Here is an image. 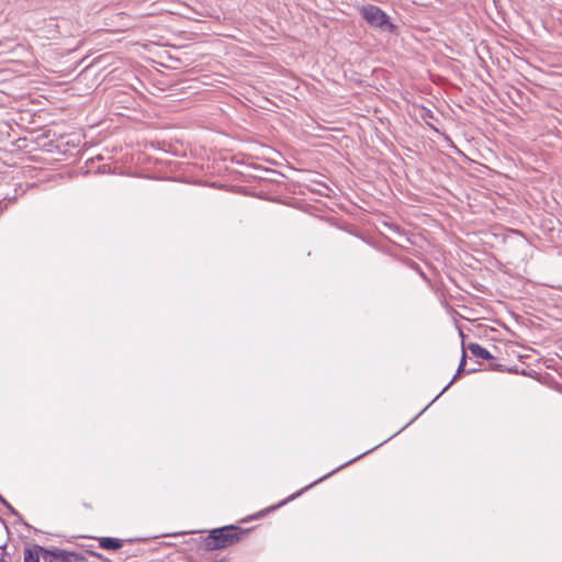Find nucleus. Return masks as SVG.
I'll list each match as a JSON object with an SVG mask.
<instances>
[{
    "label": "nucleus",
    "mask_w": 562,
    "mask_h": 562,
    "mask_svg": "<svg viewBox=\"0 0 562 562\" xmlns=\"http://www.w3.org/2000/svg\"><path fill=\"white\" fill-rule=\"evenodd\" d=\"M90 554H91V555H94V557H100V554H99V553L93 552V551H90Z\"/></svg>",
    "instance_id": "12"
},
{
    "label": "nucleus",
    "mask_w": 562,
    "mask_h": 562,
    "mask_svg": "<svg viewBox=\"0 0 562 562\" xmlns=\"http://www.w3.org/2000/svg\"><path fill=\"white\" fill-rule=\"evenodd\" d=\"M122 541L117 538L104 537L100 539L99 546L105 550H117L122 548Z\"/></svg>",
    "instance_id": "6"
},
{
    "label": "nucleus",
    "mask_w": 562,
    "mask_h": 562,
    "mask_svg": "<svg viewBox=\"0 0 562 562\" xmlns=\"http://www.w3.org/2000/svg\"><path fill=\"white\" fill-rule=\"evenodd\" d=\"M44 551L46 548L33 544L24 549V562H40L41 559L44 561Z\"/></svg>",
    "instance_id": "4"
},
{
    "label": "nucleus",
    "mask_w": 562,
    "mask_h": 562,
    "mask_svg": "<svg viewBox=\"0 0 562 562\" xmlns=\"http://www.w3.org/2000/svg\"><path fill=\"white\" fill-rule=\"evenodd\" d=\"M246 533L247 530H241L233 525L217 528L204 538L203 548L206 551L225 549L240 541Z\"/></svg>",
    "instance_id": "1"
},
{
    "label": "nucleus",
    "mask_w": 562,
    "mask_h": 562,
    "mask_svg": "<svg viewBox=\"0 0 562 562\" xmlns=\"http://www.w3.org/2000/svg\"><path fill=\"white\" fill-rule=\"evenodd\" d=\"M412 1L416 5L426 7V5L430 4L432 0H412Z\"/></svg>",
    "instance_id": "9"
},
{
    "label": "nucleus",
    "mask_w": 562,
    "mask_h": 562,
    "mask_svg": "<svg viewBox=\"0 0 562 562\" xmlns=\"http://www.w3.org/2000/svg\"><path fill=\"white\" fill-rule=\"evenodd\" d=\"M44 562H88V560L81 552L56 548L44 551Z\"/></svg>",
    "instance_id": "3"
},
{
    "label": "nucleus",
    "mask_w": 562,
    "mask_h": 562,
    "mask_svg": "<svg viewBox=\"0 0 562 562\" xmlns=\"http://www.w3.org/2000/svg\"><path fill=\"white\" fill-rule=\"evenodd\" d=\"M0 502H1V503H2V504H3V505L9 509L12 514H15V515L18 514V513L15 512V509L12 507V505H11V504L5 499V498H3L2 496H1V498H0Z\"/></svg>",
    "instance_id": "8"
},
{
    "label": "nucleus",
    "mask_w": 562,
    "mask_h": 562,
    "mask_svg": "<svg viewBox=\"0 0 562 562\" xmlns=\"http://www.w3.org/2000/svg\"><path fill=\"white\" fill-rule=\"evenodd\" d=\"M360 14L366 20V22L372 27H376L381 31H386L389 33L396 32V25H394L389 15L379 7L374 4H367L360 9Z\"/></svg>",
    "instance_id": "2"
},
{
    "label": "nucleus",
    "mask_w": 562,
    "mask_h": 562,
    "mask_svg": "<svg viewBox=\"0 0 562 562\" xmlns=\"http://www.w3.org/2000/svg\"><path fill=\"white\" fill-rule=\"evenodd\" d=\"M468 349L475 357H479V358H482L485 360L494 359V357L491 355V352L487 349L483 348L481 345H479L476 342H470L468 345Z\"/></svg>",
    "instance_id": "5"
},
{
    "label": "nucleus",
    "mask_w": 562,
    "mask_h": 562,
    "mask_svg": "<svg viewBox=\"0 0 562 562\" xmlns=\"http://www.w3.org/2000/svg\"><path fill=\"white\" fill-rule=\"evenodd\" d=\"M465 362H467V353H465V350L463 349L461 361H460L459 368L457 370V373L454 374L452 380L448 383V385L442 390V392L440 394H442L452 383H454V381L458 379L459 374L463 371Z\"/></svg>",
    "instance_id": "7"
},
{
    "label": "nucleus",
    "mask_w": 562,
    "mask_h": 562,
    "mask_svg": "<svg viewBox=\"0 0 562 562\" xmlns=\"http://www.w3.org/2000/svg\"><path fill=\"white\" fill-rule=\"evenodd\" d=\"M491 368H492L493 370L504 371V369H503V366H502V364H491Z\"/></svg>",
    "instance_id": "10"
},
{
    "label": "nucleus",
    "mask_w": 562,
    "mask_h": 562,
    "mask_svg": "<svg viewBox=\"0 0 562 562\" xmlns=\"http://www.w3.org/2000/svg\"><path fill=\"white\" fill-rule=\"evenodd\" d=\"M5 555H7L5 553H3V554L1 555V558H0V562H7V560H5Z\"/></svg>",
    "instance_id": "11"
}]
</instances>
